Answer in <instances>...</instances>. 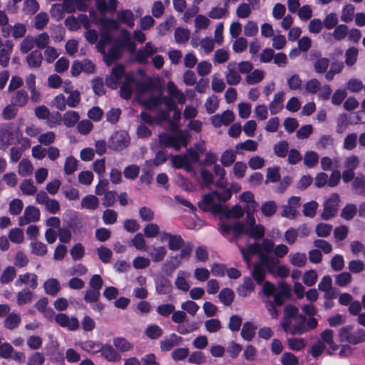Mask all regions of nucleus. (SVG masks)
I'll list each match as a JSON object with an SVG mask.
<instances>
[{"label":"nucleus","instance_id":"f257e3e1","mask_svg":"<svg viewBox=\"0 0 365 365\" xmlns=\"http://www.w3.org/2000/svg\"><path fill=\"white\" fill-rule=\"evenodd\" d=\"M135 91L138 101L148 109H156L162 101V95L155 93L149 86L137 82L132 74H126L120 87V96L125 99L131 97Z\"/></svg>","mask_w":365,"mask_h":365},{"label":"nucleus","instance_id":"f03ea898","mask_svg":"<svg viewBox=\"0 0 365 365\" xmlns=\"http://www.w3.org/2000/svg\"><path fill=\"white\" fill-rule=\"evenodd\" d=\"M239 200L241 202L245 204L246 217L242 227H247V228H263L256 225V220L254 216V212L256 210L258 204L255 200L254 194L250 191L242 192L239 196Z\"/></svg>","mask_w":365,"mask_h":365},{"label":"nucleus","instance_id":"7ed1b4c3","mask_svg":"<svg viewBox=\"0 0 365 365\" xmlns=\"http://www.w3.org/2000/svg\"><path fill=\"white\" fill-rule=\"evenodd\" d=\"M341 342L350 345H358L365 342V329L357 327L354 329L352 325H345L339 329L338 333Z\"/></svg>","mask_w":365,"mask_h":365},{"label":"nucleus","instance_id":"20e7f679","mask_svg":"<svg viewBox=\"0 0 365 365\" xmlns=\"http://www.w3.org/2000/svg\"><path fill=\"white\" fill-rule=\"evenodd\" d=\"M187 133L182 131H179L175 135L161 133L159 135V143L163 146H171L175 150H179L182 146L187 145Z\"/></svg>","mask_w":365,"mask_h":365},{"label":"nucleus","instance_id":"39448f33","mask_svg":"<svg viewBox=\"0 0 365 365\" xmlns=\"http://www.w3.org/2000/svg\"><path fill=\"white\" fill-rule=\"evenodd\" d=\"M198 205L204 211L220 214L223 207L221 205V198L217 192L205 195Z\"/></svg>","mask_w":365,"mask_h":365},{"label":"nucleus","instance_id":"423d86ee","mask_svg":"<svg viewBox=\"0 0 365 365\" xmlns=\"http://www.w3.org/2000/svg\"><path fill=\"white\" fill-rule=\"evenodd\" d=\"M220 234L226 238L232 233V238H229L230 242H234L242 238L244 236H248L254 239L259 240L265 234V230H219Z\"/></svg>","mask_w":365,"mask_h":365},{"label":"nucleus","instance_id":"0eeeda50","mask_svg":"<svg viewBox=\"0 0 365 365\" xmlns=\"http://www.w3.org/2000/svg\"><path fill=\"white\" fill-rule=\"evenodd\" d=\"M101 24L102 26V34L98 47L99 50H103L104 44L109 43L112 39L110 32L119 30L120 25L117 20L109 18L102 19L101 20Z\"/></svg>","mask_w":365,"mask_h":365},{"label":"nucleus","instance_id":"6e6552de","mask_svg":"<svg viewBox=\"0 0 365 365\" xmlns=\"http://www.w3.org/2000/svg\"><path fill=\"white\" fill-rule=\"evenodd\" d=\"M297 318L299 321L296 322L289 330V333L293 335L304 334L318 326V321L314 317H309V319H307L304 315L299 314Z\"/></svg>","mask_w":365,"mask_h":365},{"label":"nucleus","instance_id":"1a4fd4ad","mask_svg":"<svg viewBox=\"0 0 365 365\" xmlns=\"http://www.w3.org/2000/svg\"><path fill=\"white\" fill-rule=\"evenodd\" d=\"M19 129L12 123H7L0 127V150H5L18 137Z\"/></svg>","mask_w":365,"mask_h":365},{"label":"nucleus","instance_id":"9d476101","mask_svg":"<svg viewBox=\"0 0 365 365\" xmlns=\"http://www.w3.org/2000/svg\"><path fill=\"white\" fill-rule=\"evenodd\" d=\"M340 198L338 194L333 193L324 202V210L321 217L324 220L333 217L337 212Z\"/></svg>","mask_w":365,"mask_h":365},{"label":"nucleus","instance_id":"9b49d317","mask_svg":"<svg viewBox=\"0 0 365 365\" xmlns=\"http://www.w3.org/2000/svg\"><path fill=\"white\" fill-rule=\"evenodd\" d=\"M130 143L128 133L124 130L115 132L110 138V147L115 150H121Z\"/></svg>","mask_w":365,"mask_h":365},{"label":"nucleus","instance_id":"f8f14e48","mask_svg":"<svg viewBox=\"0 0 365 365\" xmlns=\"http://www.w3.org/2000/svg\"><path fill=\"white\" fill-rule=\"evenodd\" d=\"M37 203L44 205L46 210L51 214H56L60 210V204L55 199L49 198L47 194L41 191L37 193L36 197Z\"/></svg>","mask_w":365,"mask_h":365},{"label":"nucleus","instance_id":"ddd939ff","mask_svg":"<svg viewBox=\"0 0 365 365\" xmlns=\"http://www.w3.org/2000/svg\"><path fill=\"white\" fill-rule=\"evenodd\" d=\"M40 218V211L34 206H28L19 218V225L24 226L30 222H35Z\"/></svg>","mask_w":365,"mask_h":365},{"label":"nucleus","instance_id":"4468645a","mask_svg":"<svg viewBox=\"0 0 365 365\" xmlns=\"http://www.w3.org/2000/svg\"><path fill=\"white\" fill-rule=\"evenodd\" d=\"M225 73L226 82L230 86H235L240 83L241 76L237 70V63L231 62L226 67Z\"/></svg>","mask_w":365,"mask_h":365},{"label":"nucleus","instance_id":"2eb2a0df","mask_svg":"<svg viewBox=\"0 0 365 365\" xmlns=\"http://www.w3.org/2000/svg\"><path fill=\"white\" fill-rule=\"evenodd\" d=\"M299 205V197L293 196L290 197L287 205L282 206V215L287 218H294L298 213L297 208Z\"/></svg>","mask_w":365,"mask_h":365},{"label":"nucleus","instance_id":"dca6fc26","mask_svg":"<svg viewBox=\"0 0 365 365\" xmlns=\"http://www.w3.org/2000/svg\"><path fill=\"white\" fill-rule=\"evenodd\" d=\"M245 210L239 205H235L231 208L223 207L220 215L222 218L230 221H235L240 219L245 214Z\"/></svg>","mask_w":365,"mask_h":365},{"label":"nucleus","instance_id":"f3484780","mask_svg":"<svg viewBox=\"0 0 365 365\" xmlns=\"http://www.w3.org/2000/svg\"><path fill=\"white\" fill-rule=\"evenodd\" d=\"M239 0H225L223 6H216L212 7L208 13V16L213 19L226 18L229 15V3L237 2Z\"/></svg>","mask_w":365,"mask_h":365},{"label":"nucleus","instance_id":"a211bd4d","mask_svg":"<svg viewBox=\"0 0 365 365\" xmlns=\"http://www.w3.org/2000/svg\"><path fill=\"white\" fill-rule=\"evenodd\" d=\"M124 74V67L122 65L115 66L110 73L106 79L107 86L115 89L117 88L122 76Z\"/></svg>","mask_w":365,"mask_h":365},{"label":"nucleus","instance_id":"6ab92c4d","mask_svg":"<svg viewBox=\"0 0 365 365\" xmlns=\"http://www.w3.org/2000/svg\"><path fill=\"white\" fill-rule=\"evenodd\" d=\"M99 352L101 356L108 362H118L121 359L120 354L109 344H103L102 349Z\"/></svg>","mask_w":365,"mask_h":365},{"label":"nucleus","instance_id":"aec40b11","mask_svg":"<svg viewBox=\"0 0 365 365\" xmlns=\"http://www.w3.org/2000/svg\"><path fill=\"white\" fill-rule=\"evenodd\" d=\"M116 20L119 25L124 24L130 28L135 25V16L130 9H120L116 12Z\"/></svg>","mask_w":365,"mask_h":365},{"label":"nucleus","instance_id":"412c9836","mask_svg":"<svg viewBox=\"0 0 365 365\" xmlns=\"http://www.w3.org/2000/svg\"><path fill=\"white\" fill-rule=\"evenodd\" d=\"M157 51L158 48L151 42H147L143 48L137 51L135 58L138 62L145 63Z\"/></svg>","mask_w":365,"mask_h":365},{"label":"nucleus","instance_id":"4be33fe9","mask_svg":"<svg viewBox=\"0 0 365 365\" xmlns=\"http://www.w3.org/2000/svg\"><path fill=\"white\" fill-rule=\"evenodd\" d=\"M155 291L158 294H169L173 292L171 282L164 276H160L155 280Z\"/></svg>","mask_w":365,"mask_h":365},{"label":"nucleus","instance_id":"5701e85b","mask_svg":"<svg viewBox=\"0 0 365 365\" xmlns=\"http://www.w3.org/2000/svg\"><path fill=\"white\" fill-rule=\"evenodd\" d=\"M258 262L263 268H266L269 273L274 274L279 260L273 256L261 254L259 256Z\"/></svg>","mask_w":365,"mask_h":365},{"label":"nucleus","instance_id":"b1692460","mask_svg":"<svg viewBox=\"0 0 365 365\" xmlns=\"http://www.w3.org/2000/svg\"><path fill=\"white\" fill-rule=\"evenodd\" d=\"M167 90L170 99H175L178 103L183 104L186 101L185 95L183 92L178 88L173 81H168L167 83ZM169 98V97H168Z\"/></svg>","mask_w":365,"mask_h":365},{"label":"nucleus","instance_id":"393cba45","mask_svg":"<svg viewBox=\"0 0 365 365\" xmlns=\"http://www.w3.org/2000/svg\"><path fill=\"white\" fill-rule=\"evenodd\" d=\"M162 103H164L167 108V110H166L168 113H169V111L170 110H173L174 111V113L173 115V118H172V121H171V124L172 125H175V123L177 122H178L180 119V117H181V112L179 109H178L177 108V105L175 103V102L174 101H173L172 99H170L167 97H164L162 96V101L161 103L158 105V107L162 104Z\"/></svg>","mask_w":365,"mask_h":365},{"label":"nucleus","instance_id":"a878e982","mask_svg":"<svg viewBox=\"0 0 365 365\" xmlns=\"http://www.w3.org/2000/svg\"><path fill=\"white\" fill-rule=\"evenodd\" d=\"M119 44L131 53L134 52L136 48L135 43L131 39L130 31L126 29H120Z\"/></svg>","mask_w":365,"mask_h":365},{"label":"nucleus","instance_id":"bb28decb","mask_svg":"<svg viewBox=\"0 0 365 365\" xmlns=\"http://www.w3.org/2000/svg\"><path fill=\"white\" fill-rule=\"evenodd\" d=\"M239 249L240 250L243 259L248 263L250 260L251 256L260 255L259 252L261 251L262 247L258 242H255L252 244H249L246 248L239 247Z\"/></svg>","mask_w":365,"mask_h":365},{"label":"nucleus","instance_id":"cd10ccee","mask_svg":"<svg viewBox=\"0 0 365 365\" xmlns=\"http://www.w3.org/2000/svg\"><path fill=\"white\" fill-rule=\"evenodd\" d=\"M284 95V91H279L274 95L272 101L269 104V109L271 114H277L282 110L284 107L283 102Z\"/></svg>","mask_w":365,"mask_h":365},{"label":"nucleus","instance_id":"c85d7f7f","mask_svg":"<svg viewBox=\"0 0 365 365\" xmlns=\"http://www.w3.org/2000/svg\"><path fill=\"white\" fill-rule=\"evenodd\" d=\"M162 240H167L168 242V248L173 251L178 250L184 245V240L180 235L163 233Z\"/></svg>","mask_w":365,"mask_h":365},{"label":"nucleus","instance_id":"c756f323","mask_svg":"<svg viewBox=\"0 0 365 365\" xmlns=\"http://www.w3.org/2000/svg\"><path fill=\"white\" fill-rule=\"evenodd\" d=\"M13 47L14 43L11 41H6L4 44V47L0 49V66L4 68L9 66Z\"/></svg>","mask_w":365,"mask_h":365},{"label":"nucleus","instance_id":"7c9ffc66","mask_svg":"<svg viewBox=\"0 0 365 365\" xmlns=\"http://www.w3.org/2000/svg\"><path fill=\"white\" fill-rule=\"evenodd\" d=\"M44 292L50 296H56L61 290L59 281L55 278L47 279L43 285Z\"/></svg>","mask_w":365,"mask_h":365},{"label":"nucleus","instance_id":"2f4dec72","mask_svg":"<svg viewBox=\"0 0 365 365\" xmlns=\"http://www.w3.org/2000/svg\"><path fill=\"white\" fill-rule=\"evenodd\" d=\"M118 0H97L96 7L101 13L114 12L118 6Z\"/></svg>","mask_w":365,"mask_h":365},{"label":"nucleus","instance_id":"473e14b6","mask_svg":"<svg viewBox=\"0 0 365 365\" xmlns=\"http://www.w3.org/2000/svg\"><path fill=\"white\" fill-rule=\"evenodd\" d=\"M181 264L178 255L172 256L166 259L163 267V271L167 276H170Z\"/></svg>","mask_w":365,"mask_h":365},{"label":"nucleus","instance_id":"72a5a7b5","mask_svg":"<svg viewBox=\"0 0 365 365\" xmlns=\"http://www.w3.org/2000/svg\"><path fill=\"white\" fill-rule=\"evenodd\" d=\"M257 326L252 322H245L241 329V336L243 339L251 341L256 333Z\"/></svg>","mask_w":365,"mask_h":365},{"label":"nucleus","instance_id":"f704fd0d","mask_svg":"<svg viewBox=\"0 0 365 365\" xmlns=\"http://www.w3.org/2000/svg\"><path fill=\"white\" fill-rule=\"evenodd\" d=\"M28 93L24 90H19L16 91L11 97V103L16 107L26 106L29 103Z\"/></svg>","mask_w":365,"mask_h":365},{"label":"nucleus","instance_id":"c9c22d12","mask_svg":"<svg viewBox=\"0 0 365 365\" xmlns=\"http://www.w3.org/2000/svg\"><path fill=\"white\" fill-rule=\"evenodd\" d=\"M21 318L19 314L14 312H9L4 322V326L9 330H14L21 324Z\"/></svg>","mask_w":365,"mask_h":365},{"label":"nucleus","instance_id":"e433bc0d","mask_svg":"<svg viewBox=\"0 0 365 365\" xmlns=\"http://www.w3.org/2000/svg\"><path fill=\"white\" fill-rule=\"evenodd\" d=\"M234 291L228 287L223 288L218 294L219 300L226 307L230 306L235 299Z\"/></svg>","mask_w":365,"mask_h":365},{"label":"nucleus","instance_id":"4c0bfd02","mask_svg":"<svg viewBox=\"0 0 365 365\" xmlns=\"http://www.w3.org/2000/svg\"><path fill=\"white\" fill-rule=\"evenodd\" d=\"M183 155L185 157V170L188 173L192 172V165L199 160L198 153L192 149H190Z\"/></svg>","mask_w":365,"mask_h":365},{"label":"nucleus","instance_id":"58836bf2","mask_svg":"<svg viewBox=\"0 0 365 365\" xmlns=\"http://www.w3.org/2000/svg\"><path fill=\"white\" fill-rule=\"evenodd\" d=\"M43 56L41 53L35 50L31 51L26 57V61L30 68H36L41 66L42 63Z\"/></svg>","mask_w":365,"mask_h":365},{"label":"nucleus","instance_id":"ea45409f","mask_svg":"<svg viewBox=\"0 0 365 365\" xmlns=\"http://www.w3.org/2000/svg\"><path fill=\"white\" fill-rule=\"evenodd\" d=\"M140 117L143 121L145 123H148L149 124H153V123L156 122L157 123L160 124L163 121H166L168 119V113L167 111H160L156 119L153 118L150 114H148L146 112H143L140 114Z\"/></svg>","mask_w":365,"mask_h":365},{"label":"nucleus","instance_id":"a19ab883","mask_svg":"<svg viewBox=\"0 0 365 365\" xmlns=\"http://www.w3.org/2000/svg\"><path fill=\"white\" fill-rule=\"evenodd\" d=\"M113 346L120 352H126L133 348V345L122 336H117L113 339Z\"/></svg>","mask_w":365,"mask_h":365},{"label":"nucleus","instance_id":"79ce46f5","mask_svg":"<svg viewBox=\"0 0 365 365\" xmlns=\"http://www.w3.org/2000/svg\"><path fill=\"white\" fill-rule=\"evenodd\" d=\"M80 116L77 111L75 110H68L66 111L61 118L63 124L68 127L71 128L74 126L76 123L79 120Z\"/></svg>","mask_w":365,"mask_h":365},{"label":"nucleus","instance_id":"37998d69","mask_svg":"<svg viewBox=\"0 0 365 365\" xmlns=\"http://www.w3.org/2000/svg\"><path fill=\"white\" fill-rule=\"evenodd\" d=\"M0 30L4 38L11 35V26L9 24V18L3 10H0Z\"/></svg>","mask_w":365,"mask_h":365},{"label":"nucleus","instance_id":"c03bdc74","mask_svg":"<svg viewBox=\"0 0 365 365\" xmlns=\"http://www.w3.org/2000/svg\"><path fill=\"white\" fill-rule=\"evenodd\" d=\"M257 284H262L265 278L264 269L257 262L253 266L251 277Z\"/></svg>","mask_w":365,"mask_h":365},{"label":"nucleus","instance_id":"a18cd8bd","mask_svg":"<svg viewBox=\"0 0 365 365\" xmlns=\"http://www.w3.org/2000/svg\"><path fill=\"white\" fill-rule=\"evenodd\" d=\"M264 76L265 73L264 71L255 69L247 75L245 81L249 85H255L261 82L264 78Z\"/></svg>","mask_w":365,"mask_h":365},{"label":"nucleus","instance_id":"49530a36","mask_svg":"<svg viewBox=\"0 0 365 365\" xmlns=\"http://www.w3.org/2000/svg\"><path fill=\"white\" fill-rule=\"evenodd\" d=\"M99 206V200L94 195H87L83 197L81 202V207L89 210H96Z\"/></svg>","mask_w":365,"mask_h":365},{"label":"nucleus","instance_id":"de8ad7c7","mask_svg":"<svg viewBox=\"0 0 365 365\" xmlns=\"http://www.w3.org/2000/svg\"><path fill=\"white\" fill-rule=\"evenodd\" d=\"M190 32L187 29L178 27L175 29L174 37L178 44L185 43L190 38Z\"/></svg>","mask_w":365,"mask_h":365},{"label":"nucleus","instance_id":"09e8293b","mask_svg":"<svg viewBox=\"0 0 365 365\" xmlns=\"http://www.w3.org/2000/svg\"><path fill=\"white\" fill-rule=\"evenodd\" d=\"M103 344L100 341H86L82 344L81 348L86 352L95 354L99 353L102 349Z\"/></svg>","mask_w":365,"mask_h":365},{"label":"nucleus","instance_id":"8fccbe9b","mask_svg":"<svg viewBox=\"0 0 365 365\" xmlns=\"http://www.w3.org/2000/svg\"><path fill=\"white\" fill-rule=\"evenodd\" d=\"M33 292L27 288L23 289L19 292L16 296V301L19 305L26 304L31 302Z\"/></svg>","mask_w":365,"mask_h":365},{"label":"nucleus","instance_id":"3c124183","mask_svg":"<svg viewBox=\"0 0 365 365\" xmlns=\"http://www.w3.org/2000/svg\"><path fill=\"white\" fill-rule=\"evenodd\" d=\"M330 61L327 58H317L313 63L314 71L317 73H324L327 70Z\"/></svg>","mask_w":365,"mask_h":365},{"label":"nucleus","instance_id":"603ef678","mask_svg":"<svg viewBox=\"0 0 365 365\" xmlns=\"http://www.w3.org/2000/svg\"><path fill=\"white\" fill-rule=\"evenodd\" d=\"M359 51L355 47L348 48L345 52V63L347 66H354L358 59Z\"/></svg>","mask_w":365,"mask_h":365},{"label":"nucleus","instance_id":"864d4df0","mask_svg":"<svg viewBox=\"0 0 365 365\" xmlns=\"http://www.w3.org/2000/svg\"><path fill=\"white\" fill-rule=\"evenodd\" d=\"M16 274V272L15 267L13 266H8L4 269L0 277L1 284H9V282H12L15 278Z\"/></svg>","mask_w":365,"mask_h":365},{"label":"nucleus","instance_id":"5fc2aeb1","mask_svg":"<svg viewBox=\"0 0 365 365\" xmlns=\"http://www.w3.org/2000/svg\"><path fill=\"white\" fill-rule=\"evenodd\" d=\"M33 172V165L28 159H22L18 166V173L21 176L29 175Z\"/></svg>","mask_w":365,"mask_h":365},{"label":"nucleus","instance_id":"6e6d98bb","mask_svg":"<svg viewBox=\"0 0 365 365\" xmlns=\"http://www.w3.org/2000/svg\"><path fill=\"white\" fill-rule=\"evenodd\" d=\"M145 333L149 339H157L163 334V330L157 324H150L148 326Z\"/></svg>","mask_w":365,"mask_h":365},{"label":"nucleus","instance_id":"4d7b16f0","mask_svg":"<svg viewBox=\"0 0 365 365\" xmlns=\"http://www.w3.org/2000/svg\"><path fill=\"white\" fill-rule=\"evenodd\" d=\"M306 341L303 338L292 337L288 339L287 345L291 350L299 351L306 346Z\"/></svg>","mask_w":365,"mask_h":365},{"label":"nucleus","instance_id":"13d9d810","mask_svg":"<svg viewBox=\"0 0 365 365\" xmlns=\"http://www.w3.org/2000/svg\"><path fill=\"white\" fill-rule=\"evenodd\" d=\"M304 164L308 168L316 166L319 162V155L314 151H307L305 153L304 158Z\"/></svg>","mask_w":365,"mask_h":365},{"label":"nucleus","instance_id":"bf43d9fd","mask_svg":"<svg viewBox=\"0 0 365 365\" xmlns=\"http://www.w3.org/2000/svg\"><path fill=\"white\" fill-rule=\"evenodd\" d=\"M77 168L78 160L73 156L66 158L63 167L65 174L71 175L77 170Z\"/></svg>","mask_w":365,"mask_h":365},{"label":"nucleus","instance_id":"052dcab7","mask_svg":"<svg viewBox=\"0 0 365 365\" xmlns=\"http://www.w3.org/2000/svg\"><path fill=\"white\" fill-rule=\"evenodd\" d=\"M121 54V49L119 47L113 46L108 50V53L105 55V61L108 66L120 58Z\"/></svg>","mask_w":365,"mask_h":365},{"label":"nucleus","instance_id":"680f3d73","mask_svg":"<svg viewBox=\"0 0 365 365\" xmlns=\"http://www.w3.org/2000/svg\"><path fill=\"white\" fill-rule=\"evenodd\" d=\"M34 41L38 48H45L48 46L50 37L47 33L43 32L34 37Z\"/></svg>","mask_w":365,"mask_h":365},{"label":"nucleus","instance_id":"e2e57ef3","mask_svg":"<svg viewBox=\"0 0 365 365\" xmlns=\"http://www.w3.org/2000/svg\"><path fill=\"white\" fill-rule=\"evenodd\" d=\"M167 254V250L163 246L154 247L150 255L154 262H160L163 260Z\"/></svg>","mask_w":365,"mask_h":365},{"label":"nucleus","instance_id":"0e129e2a","mask_svg":"<svg viewBox=\"0 0 365 365\" xmlns=\"http://www.w3.org/2000/svg\"><path fill=\"white\" fill-rule=\"evenodd\" d=\"M344 68V63L342 62L335 61L331 64L330 69L326 73V79L331 81L336 74L340 73Z\"/></svg>","mask_w":365,"mask_h":365},{"label":"nucleus","instance_id":"69168bd1","mask_svg":"<svg viewBox=\"0 0 365 365\" xmlns=\"http://www.w3.org/2000/svg\"><path fill=\"white\" fill-rule=\"evenodd\" d=\"M236 153L232 150H227L221 155L220 162L225 167L230 166L235 160Z\"/></svg>","mask_w":365,"mask_h":365},{"label":"nucleus","instance_id":"338daca9","mask_svg":"<svg viewBox=\"0 0 365 365\" xmlns=\"http://www.w3.org/2000/svg\"><path fill=\"white\" fill-rule=\"evenodd\" d=\"M45 357L43 353L36 351L31 354L26 361V365H43Z\"/></svg>","mask_w":365,"mask_h":365},{"label":"nucleus","instance_id":"774afa93","mask_svg":"<svg viewBox=\"0 0 365 365\" xmlns=\"http://www.w3.org/2000/svg\"><path fill=\"white\" fill-rule=\"evenodd\" d=\"M281 363L282 365H298V358L292 352H284L281 357Z\"/></svg>","mask_w":365,"mask_h":365}]
</instances>
